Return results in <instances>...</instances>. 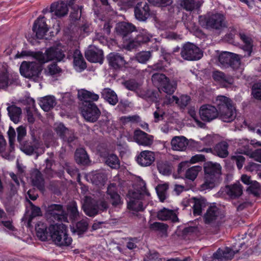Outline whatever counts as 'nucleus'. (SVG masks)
Listing matches in <instances>:
<instances>
[{"instance_id": "nucleus-6", "label": "nucleus", "mask_w": 261, "mask_h": 261, "mask_svg": "<svg viewBox=\"0 0 261 261\" xmlns=\"http://www.w3.org/2000/svg\"><path fill=\"white\" fill-rule=\"evenodd\" d=\"M50 239L54 243L60 247L68 246L72 241L67 233V228L62 223L50 225L49 227Z\"/></svg>"}, {"instance_id": "nucleus-59", "label": "nucleus", "mask_w": 261, "mask_h": 261, "mask_svg": "<svg viewBox=\"0 0 261 261\" xmlns=\"http://www.w3.org/2000/svg\"><path fill=\"white\" fill-rule=\"evenodd\" d=\"M39 144L35 143L33 145H23L21 147V150L28 155H31L34 152H36V150L38 148Z\"/></svg>"}, {"instance_id": "nucleus-16", "label": "nucleus", "mask_w": 261, "mask_h": 261, "mask_svg": "<svg viewBox=\"0 0 261 261\" xmlns=\"http://www.w3.org/2000/svg\"><path fill=\"white\" fill-rule=\"evenodd\" d=\"M108 198L114 207H120L123 203V200L117 192V185L115 183L110 184L107 191Z\"/></svg>"}, {"instance_id": "nucleus-11", "label": "nucleus", "mask_w": 261, "mask_h": 261, "mask_svg": "<svg viewBox=\"0 0 261 261\" xmlns=\"http://www.w3.org/2000/svg\"><path fill=\"white\" fill-rule=\"evenodd\" d=\"M31 55L40 63L43 64L53 60L60 61L65 57V55L61 49L54 47L47 49L45 54L40 51L32 52Z\"/></svg>"}, {"instance_id": "nucleus-45", "label": "nucleus", "mask_w": 261, "mask_h": 261, "mask_svg": "<svg viewBox=\"0 0 261 261\" xmlns=\"http://www.w3.org/2000/svg\"><path fill=\"white\" fill-rule=\"evenodd\" d=\"M13 80H11L7 71L0 72V88L5 89L12 84Z\"/></svg>"}, {"instance_id": "nucleus-28", "label": "nucleus", "mask_w": 261, "mask_h": 261, "mask_svg": "<svg viewBox=\"0 0 261 261\" xmlns=\"http://www.w3.org/2000/svg\"><path fill=\"white\" fill-rule=\"evenodd\" d=\"M135 27L130 23L122 22L116 27L117 33L123 38L127 37L135 30Z\"/></svg>"}, {"instance_id": "nucleus-23", "label": "nucleus", "mask_w": 261, "mask_h": 261, "mask_svg": "<svg viewBox=\"0 0 261 261\" xmlns=\"http://www.w3.org/2000/svg\"><path fill=\"white\" fill-rule=\"evenodd\" d=\"M135 15L140 21H145L150 15V9L146 2H140L135 8Z\"/></svg>"}, {"instance_id": "nucleus-21", "label": "nucleus", "mask_w": 261, "mask_h": 261, "mask_svg": "<svg viewBox=\"0 0 261 261\" xmlns=\"http://www.w3.org/2000/svg\"><path fill=\"white\" fill-rule=\"evenodd\" d=\"M238 35L242 41L243 45L241 48L245 52L243 57H249L251 55L253 46V40L249 35L244 32H240Z\"/></svg>"}, {"instance_id": "nucleus-54", "label": "nucleus", "mask_w": 261, "mask_h": 261, "mask_svg": "<svg viewBox=\"0 0 261 261\" xmlns=\"http://www.w3.org/2000/svg\"><path fill=\"white\" fill-rule=\"evenodd\" d=\"M251 94L257 100H261V82L254 83L251 88Z\"/></svg>"}, {"instance_id": "nucleus-56", "label": "nucleus", "mask_w": 261, "mask_h": 261, "mask_svg": "<svg viewBox=\"0 0 261 261\" xmlns=\"http://www.w3.org/2000/svg\"><path fill=\"white\" fill-rule=\"evenodd\" d=\"M151 56L150 51H141L136 55V60L141 63H145Z\"/></svg>"}, {"instance_id": "nucleus-30", "label": "nucleus", "mask_w": 261, "mask_h": 261, "mask_svg": "<svg viewBox=\"0 0 261 261\" xmlns=\"http://www.w3.org/2000/svg\"><path fill=\"white\" fill-rule=\"evenodd\" d=\"M157 217L159 219L163 221L168 220H171L173 222L178 221L177 216L174 211L166 208H163L159 211L158 213Z\"/></svg>"}, {"instance_id": "nucleus-4", "label": "nucleus", "mask_w": 261, "mask_h": 261, "mask_svg": "<svg viewBox=\"0 0 261 261\" xmlns=\"http://www.w3.org/2000/svg\"><path fill=\"white\" fill-rule=\"evenodd\" d=\"M215 103L219 113V118L224 122H230L236 117V112L231 100L225 96H217Z\"/></svg>"}, {"instance_id": "nucleus-52", "label": "nucleus", "mask_w": 261, "mask_h": 261, "mask_svg": "<svg viewBox=\"0 0 261 261\" xmlns=\"http://www.w3.org/2000/svg\"><path fill=\"white\" fill-rule=\"evenodd\" d=\"M6 147V142L5 140L4 137L2 135H0V154H1L3 158H5L7 160H12L13 158V155L11 154H7L6 152H4Z\"/></svg>"}, {"instance_id": "nucleus-60", "label": "nucleus", "mask_w": 261, "mask_h": 261, "mask_svg": "<svg viewBox=\"0 0 261 261\" xmlns=\"http://www.w3.org/2000/svg\"><path fill=\"white\" fill-rule=\"evenodd\" d=\"M18 188L12 184H10V190L8 194L7 199L11 203H12L13 198L18 200L17 190Z\"/></svg>"}, {"instance_id": "nucleus-12", "label": "nucleus", "mask_w": 261, "mask_h": 261, "mask_svg": "<svg viewBox=\"0 0 261 261\" xmlns=\"http://www.w3.org/2000/svg\"><path fill=\"white\" fill-rule=\"evenodd\" d=\"M242 55L224 51L219 56L218 60L221 65L225 68L231 67L234 70L238 69L241 65Z\"/></svg>"}, {"instance_id": "nucleus-8", "label": "nucleus", "mask_w": 261, "mask_h": 261, "mask_svg": "<svg viewBox=\"0 0 261 261\" xmlns=\"http://www.w3.org/2000/svg\"><path fill=\"white\" fill-rule=\"evenodd\" d=\"M83 208L85 214L89 217H94L100 211H105L108 208V203L104 199L96 200L86 196Z\"/></svg>"}, {"instance_id": "nucleus-39", "label": "nucleus", "mask_w": 261, "mask_h": 261, "mask_svg": "<svg viewBox=\"0 0 261 261\" xmlns=\"http://www.w3.org/2000/svg\"><path fill=\"white\" fill-rule=\"evenodd\" d=\"M169 79L164 74L155 73L151 76L153 84L160 90L161 87L167 83Z\"/></svg>"}, {"instance_id": "nucleus-43", "label": "nucleus", "mask_w": 261, "mask_h": 261, "mask_svg": "<svg viewBox=\"0 0 261 261\" xmlns=\"http://www.w3.org/2000/svg\"><path fill=\"white\" fill-rule=\"evenodd\" d=\"M105 163L113 169L119 168L120 162L117 156L114 154H109L105 158Z\"/></svg>"}, {"instance_id": "nucleus-44", "label": "nucleus", "mask_w": 261, "mask_h": 261, "mask_svg": "<svg viewBox=\"0 0 261 261\" xmlns=\"http://www.w3.org/2000/svg\"><path fill=\"white\" fill-rule=\"evenodd\" d=\"M201 170V167L199 166H192L186 170L185 176L187 179L194 180Z\"/></svg>"}, {"instance_id": "nucleus-5", "label": "nucleus", "mask_w": 261, "mask_h": 261, "mask_svg": "<svg viewBox=\"0 0 261 261\" xmlns=\"http://www.w3.org/2000/svg\"><path fill=\"white\" fill-rule=\"evenodd\" d=\"M142 187L141 190H129L126 195L127 208L134 211H142L144 209V203L141 201L146 196H149V193L146 191L145 184L141 182Z\"/></svg>"}, {"instance_id": "nucleus-34", "label": "nucleus", "mask_w": 261, "mask_h": 261, "mask_svg": "<svg viewBox=\"0 0 261 261\" xmlns=\"http://www.w3.org/2000/svg\"><path fill=\"white\" fill-rule=\"evenodd\" d=\"M228 144L225 141L218 143L213 150V153L220 158H225L228 155Z\"/></svg>"}, {"instance_id": "nucleus-26", "label": "nucleus", "mask_w": 261, "mask_h": 261, "mask_svg": "<svg viewBox=\"0 0 261 261\" xmlns=\"http://www.w3.org/2000/svg\"><path fill=\"white\" fill-rule=\"evenodd\" d=\"M107 58L109 65L115 69L123 67L126 63L124 58L118 53H111Z\"/></svg>"}, {"instance_id": "nucleus-7", "label": "nucleus", "mask_w": 261, "mask_h": 261, "mask_svg": "<svg viewBox=\"0 0 261 261\" xmlns=\"http://www.w3.org/2000/svg\"><path fill=\"white\" fill-rule=\"evenodd\" d=\"M224 211L216 203L211 204L202 216L205 224L216 227L221 225L224 221Z\"/></svg>"}, {"instance_id": "nucleus-40", "label": "nucleus", "mask_w": 261, "mask_h": 261, "mask_svg": "<svg viewBox=\"0 0 261 261\" xmlns=\"http://www.w3.org/2000/svg\"><path fill=\"white\" fill-rule=\"evenodd\" d=\"M191 100L189 96L182 95L179 98L176 96H172V97L170 98L169 102L175 101L180 108L184 109L190 103Z\"/></svg>"}, {"instance_id": "nucleus-25", "label": "nucleus", "mask_w": 261, "mask_h": 261, "mask_svg": "<svg viewBox=\"0 0 261 261\" xmlns=\"http://www.w3.org/2000/svg\"><path fill=\"white\" fill-rule=\"evenodd\" d=\"M225 191L230 198L236 199L242 195L243 187L239 181H237L233 184L226 186Z\"/></svg>"}, {"instance_id": "nucleus-32", "label": "nucleus", "mask_w": 261, "mask_h": 261, "mask_svg": "<svg viewBox=\"0 0 261 261\" xmlns=\"http://www.w3.org/2000/svg\"><path fill=\"white\" fill-rule=\"evenodd\" d=\"M32 184L36 187L39 190L43 191L44 189V180L41 172L37 170H34L31 176Z\"/></svg>"}, {"instance_id": "nucleus-48", "label": "nucleus", "mask_w": 261, "mask_h": 261, "mask_svg": "<svg viewBox=\"0 0 261 261\" xmlns=\"http://www.w3.org/2000/svg\"><path fill=\"white\" fill-rule=\"evenodd\" d=\"M88 226V223L87 220L83 219L76 223V229L73 228L72 231L73 232H77L79 235H80L87 230Z\"/></svg>"}, {"instance_id": "nucleus-10", "label": "nucleus", "mask_w": 261, "mask_h": 261, "mask_svg": "<svg viewBox=\"0 0 261 261\" xmlns=\"http://www.w3.org/2000/svg\"><path fill=\"white\" fill-rule=\"evenodd\" d=\"M40 63L36 62H26L23 61L19 68L21 74L25 77L32 79L34 81H37L42 71L41 65Z\"/></svg>"}, {"instance_id": "nucleus-37", "label": "nucleus", "mask_w": 261, "mask_h": 261, "mask_svg": "<svg viewBox=\"0 0 261 261\" xmlns=\"http://www.w3.org/2000/svg\"><path fill=\"white\" fill-rule=\"evenodd\" d=\"M10 119L15 123H17L20 119L21 109L15 106L12 105L7 108Z\"/></svg>"}, {"instance_id": "nucleus-61", "label": "nucleus", "mask_w": 261, "mask_h": 261, "mask_svg": "<svg viewBox=\"0 0 261 261\" xmlns=\"http://www.w3.org/2000/svg\"><path fill=\"white\" fill-rule=\"evenodd\" d=\"M249 185L247 191L255 196H258L260 192V185L259 183L256 181H253Z\"/></svg>"}, {"instance_id": "nucleus-51", "label": "nucleus", "mask_w": 261, "mask_h": 261, "mask_svg": "<svg viewBox=\"0 0 261 261\" xmlns=\"http://www.w3.org/2000/svg\"><path fill=\"white\" fill-rule=\"evenodd\" d=\"M28 201L30 205L31 211V213L28 220V223H30L34 218L41 216V211L39 207L34 205L29 200H28Z\"/></svg>"}, {"instance_id": "nucleus-64", "label": "nucleus", "mask_w": 261, "mask_h": 261, "mask_svg": "<svg viewBox=\"0 0 261 261\" xmlns=\"http://www.w3.org/2000/svg\"><path fill=\"white\" fill-rule=\"evenodd\" d=\"M149 3L153 6L161 7H165L170 5L172 3V0H147Z\"/></svg>"}, {"instance_id": "nucleus-13", "label": "nucleus", "mask_w": 261, "mask_h": 261, "mask_svg": "<svg viewBox=\"0 0 261 261\" xmlns=\"http://www.w3.org/2000/svg\"><path fill=\"white\" fill-rule=\"evenodd\" d=\"M180 56L185 60L196 61L202 57L203 52L194 44L187 42L182 45Z\"/></svg>"}, {"instance_id": "nucleus-50", "label": "nucleus", "mask_w": 261, "mask_h": 261, "mask_svg": "<svg viewBox=\"0 0 261 261\" xmlns=\"http://www.w3.org/2000/svg\"><path fill=\"white\" fill-rule=\"evenodd\" d=\"M168 189V185L167 184H163L159 185L155 188L157 194L161 201L166 198L167 190Z\"/></svg>"}, {"instance_id": "nucleus-47", "label": "nucleus", "mask_w": 261, "mask_h": 261, "mask_svg": "<svg viewBox=\"0 0 261 261\" xmlns=\"http://www.w3.org/2000/svg\"><path fill=\"white\" fill-rule=\"evenodd\" d=\"M48 157L45 159V167L42 170L47 174H50L51 171V166L55 162L54 153L53 152L47 153Z\"/></svg>"}, {"instance_id": "nucleus-35", "label": "nucleus", "mask_w": 261, "mask_h": 261, "mask_svg": "<svg viewBox=\"0 0 261 261\" xmlns=\"http://www.w3.org/2000/svg\"><path fill=\"white\" fill-rule=\"evenodd\" d=\"M193 214L194 216H200L201 215L202 210L206 205V200L203 198H193Z\"/></svg>"}, {"instance_id": "nucleus-42", "label": "nucleus", "mask_w": 261, "mask_h": 261, "mask_svg": "<svg viewBox=\"0 0 261 261\" xmlns=\"http://www.w3.org/2000/svg\"><path fill=\"white\" fill-rule=\"evenodd\" d=\"M73 63L75 66L80 70H84L86 68V63L81 52L76 49L73 54Z\"/></svg>"}, {"instance_id": "nucleus-24", "label": "nucleus", "mask_w": 261, "mask_h": 261, "mask_svg": "<svg viewBox=\"0 0 261 261\" xmlns=\"http://www.w3.org/2000/svg\"><path fill=\"white\" fill-rule=\"evenodd\" d=\"M49 12L60 18L67 15L68 12V8L65 2L59 1L51 4Z\"/></svg>"}, {"instance_id": "nucleus-17", "label": "nucleus", "mask_w": 261, "mask_h": 261, "mask_svg": "<svg viewBox=\"0 0 261 261\" xmlns=\"http://www.w3.org/2000/svg\"><path fill=\"white\" fill-rule=\"evenodd\" d=\"M153 136L140 129H137L134 132L133 140L139 145L150 146L153 143Z\"/></svg>"}, {"instance_id": "nucleus-18", "label": "nucleus", "mask_w": 261, "mask_h": 261, "mask_svg": "<svg viewBox=\"0 0 261 261\" xmlns=\"http://www.w3.org/2000/svg\"><path fill=\"white\" fill-rule=\"evenodd\" d=\"M33 31L38 39H42L48 31L46 23V19L44 16L39 17L34 23Z\"/></svg>"}, {"instance_id": "nucleus-31", "label": "nucleus", "mask_w": 261, "mask_h": 261, "mask_svg": "<svg viewBox=\"0 0 261 261\" xmlns=\"http://www.w3.org/2000/svg\"><path fill=\"white\" fill-rule=\"evenodd\" d=\"M36 230L38 238L41 241H45L50 238L49 228L47 230V226L44 223L39 222L36 226Z\"/></svg>"}, {"instance_id": "nucleus-19", "label": "nucleus", "mask_w": 261, "mask_h": 261, "mask_svg": "<svg viewBox=\"0 0 261 261\" xmlns=\"http://www.w3.org/2000/svg\"><path fill=\"white\" fill-rule=\"evenodd\" d=\"M85 57L89 62L93 63H102L103 52L94 46H89L88 49L85 51Z\"/></svg>"}, {"instance_id": "nucleus-53", "label": "nucleus", "mask_w": 261, "mask_h": 261, "mask_svg": "<svg viewBox=\"0 0 261 261\" xmlns=\"http://www.w3.org/2000/svg\"><path fill=\"white\" fill-rule=\"evenodd\" d=\"M82 6L78 5L73 6L71 7V12L70 17L72 20H76L80 18L82 14Z\"/></svg>"}, {"instance_id": "nucleus-20", "label": "nucleus", "mask_w": 261, "mask_h": 261, "mask_svg": "<svg viewBox=\"0 0 261 261\" xmlns=\"http://www.w3.org/2000/svg\"><path fill=\"white\" fill-rule=\"evenodd\" d=\"M154 160V152L149 150L142 151L136 158L137 163L142 167L151 165Z\"/></svg>"}, {"instance_id": "nucleus-46", "label": "nucleus", "mask_w": 261, "mask_h": 261, "mask_svg": "<svg viewBox=\"0 0 261 261\" xmlns=\"http://www.w3.org/2000/svg\"><path fill=\"white\" fill-rule=\"evenodd\" d=\"M107 179L105 174L102 172H96L92 175L91 181L96 185H102Z\"/></svg>"}, {"instance_id": "nucleus-27", "label": "nucleus", "mask_w": 261, "mask_h": 261, "mask_svg": "<svg viewBox=\"0 0 261 261\" xmlns=\"http://www.w3.org/2000/svg\"><path fill=\"white\" fill-rule=\"evenodd\" d=\"M171 145L174 150L185 151L188 145V140L184 136H175L171 140Z\"/></svg>"}, {"instance_id": "nucleus-33", "label": "nucleus", "mask_w": 261, "mask_h": 261, "mask_svg": "<svg viewBox=\"0 0 261 261\" xmlns=\"http://www.w3.org/2000/svg\"><path fill=\"white\" fill-rule=\"evenodd\" d=\"M101 97L112 105H115L118 101L116 93L110 88L103 89L101 92Z\"/></svg>"}, {"instance_id": "nucleus-62", "label": "nucleus", "mask_w": 261, "mask_h": 261, "mask_svg": "<svg viewBox=\"0 0 261 261\" xmlns=\"http://www.w3.org/2000/svg\"><path fill=\"white\" fill-rule=\"evenodd\" d=\"M176 85L175 84H171L169 82V80H168L167 83L165 84V85L163 86L160 88V90H162L164 92L167 93L168 94H172L174 93L176 89Z\"/></svg>"}, {"instance_id": "nucleus-55", "label": "nucleus", "mask_w": 261, "mask_h": 261, "mask_svg": "<svg viewBox=\"0 0 261 261\" xmlns=\"http://www.w3.org/2000/svg\"><path fill=\"white\" fill-rule=\"evenodd\" d=\"M165 112L164 110L159 106V105H156V110L153 112L154 121L158 122L164 119Z\"/></svg>"}, {"instance_id": "nucleus-63", "label": "nucleus", "mask_w": 261, "mask_h": 261, "mask_svg": "<svg viewBox=\"0 0 261 261\" xmlns=\"http://www.w3.org/2000/svg\"><path fill=\"white\" fill-rule=\"evenodd\" d=\"M231 160L235 162L238 169H241L243 166L245 161V158L242 155H234L231 158Z\"/></svg>"}, {"instance_id": "nucleus-38", "label": "nucleus", "mask_w": 261, "mask_h": 261, "mask_svg": "<svg viewBox=\"0 0 261 261\" xmlns=\"http://www.w3.org/2000/svg\"><path fill=\"white\" fill-rule=\"evenodd\" d=\"M75 160L79 164L86 165L89 162L88 155L85 150L82 148H78L75 152Z\"/></svg>"}, {"instance_id": "nucleus-14", "label": "nucleus", "mask_w": 261, "mask_h": 261, "mask_svg": "<svg viewBox=\"0 0 261 261\" xmlns=\"http://www.w3.org/2000/svg\"><path fill=\"white\" fill-rule=\"evenodd\" d=\"M47 219L52 221L67 222V216L61 204H51L46 209Z\"/></svg>"}, {"instance_id": "nucleus-36", "label": "nucleus", "mask_w": 261, "mask_h": 261, "mask_svg": "<svg viewBox=\"0 0 261 261\" xmlns=\"http://www.w3.org/2000/svg\"><path fill=\"white\" fill-rule=\"evenodd\" d=\"M56 104V102L55 97L51 96L43 97L40 100L39 103L41 108L45 112H48L51 109H53Z\"/></svg>"}, {"instance_id": "nucleus-22", "label": "nucleus", "mask_w": 261, "mask_h": 261, "mask_svg": "<svg viewBox=\"0 0 261 261\" xmlns=\"http://www.w3.org/2000/svg\"><path fill=\"white\" fill-rule=\"evenodd\" d=\"M239 250H233L229 247H225L223 249L219 248L216 252L213 254L214 258L219 261H226L231 260L234 254L239 252Z\"/></svg>"}, {"instance_id": "nucleus-3", "label": "nucleus", "mask_w": 261, "mask_h": 261, "mask_svg": "<svg viewBox=\"0 0 261 261\" xmlns=\"http://www.w3.org/2000/svg\"><path fill=\"white\" fill-rule=\"evenodd\" d=\"M199 22L202 27L209 31L221 32L227 27L225 15L219 12H209L199 17Z\"/></svg>"}, {"instance_id": "nucleus-29", "label": "nucleus", "mask_w": 261, "mask_h": 261, "mask_svg": "<svg viewBox=\"0 0 261 261\" xmlns=\"http://www.w3.org/2000/svg\"><path fill=\"white\" fill-rule=\"evenodd\" d=\"M202 5L199 0H180V7L188 12L199 9Z\"/></svg>"}, {"instance_id": "nucleus-2", "label": "nucleus", "mask_w": 261, "mask_h": 261, "mask_svg": "<svg viewBox=\"0 0 261 261\" xmlns=\"http://www.w3.org/2000/svg\"><path fill=\"white\" fill-rule=\"evenodd\" d=\"M204 172V182L199 189L200 191L210 190L215 188L219 182L221 175V166L212 162H207L203 165Z\"/></svg>"}, {"instance_id": "nucleus-1", "label": "nucleus", "mask_w": 261, "mask_h": 261, "mask_svg": "<svg viewBox=\"0 0 261 261\" xmlns=\"http://www.w3.org/2000/svg\"><path fill=\"white\" fill-rule=\"evenodd\" d=\"M78 98L86 102L82 110V114L85 119L90 122H96L101 114V112L92 101H97L99 95L94 92L81 89L78 91Z\"/></svg>"}, {"instance_id": "nucleus-15", "label": "nucleus", "mask_w": 261, "mask_h": 261, "mask_svg": "<svg viewBox=\"0 0 261 261\" xmlns=\"http://www.w3.org/2000/svg\"><path fill=\"white\" fill-rule=\"evenodd\" d=\"M201 119L204 121L210 122L218 117H219V113L217 108L210 105L202 106L199 111Z\"/></svg>"}, {"instance_id": "nucleus-41", "label": "nucleus", "mask_w": 261, "mask_h": 261, "mask_svg": "<svg viewBox=\"0 0 261 261\" xmlns=\"http://www.w3.org/2000/svg\"><path fill=\"white\" fill-rule=\"evenodd\" d=\"M213 77L215 81L222 83H227L231 85L233 83V78L229 75H227L223 72L219 71H215L213 73Z\"/></svg>"}, {"instance_id": "nucleus-49", "label": "nucleus", "mask_w": 261, "mask_h": 261, "mask_svg": "<svg viewBox=\"0 0 261 261\" xmlns=\"http://www.w3.org/2000/svg\"><path fill=\"white\" fill-rule=\"evenodd\" d=\"M123 84L126 89L129 90L136 91L138 96L141 97H143V95L142 94H139L138 93V90H139L140 85L135 80H129L126 81L123 83Z\"/></svg>"}, {"instance_id": "nucleus-58", "label": "nucleus", "mask_w": 261, "mask_h": 261, "mask_svg": "<svg viewBox=\"0 0 261 261\" xmlns=\"http://www.w3.org/2000/svg\"><path fill=\"white\" fill-rule=\"evenodd\" d=\"M45 72L47 75H54L61 72L62 69L56 64H51L45 69Z\"/></svg>"}, {"instance_id": "nucleus-9", "label": "nucleus", "mask_w": 261, "mask_h": 261, "mask_svg": "<svg viewBox=\"0 0 261 261\" xmlns=\"http://www.w3.org/2000/svg\"><path fill=\"white\" fill-rule=\"evenodd\" d=\"M54 129L57 136L62 140L63 144L72 147L78 142V138L73 130L66 127L62 123H56Z\"/></svg>"}, {"instance_id": "nucleus-57", "label": "nucleus", "mask_w": 261, "mask_h": 261, "mask_svg": "<svg viewBox=\"0 0 261 261\" xmlns=\"http://www.w3.org/2000/svg\"><path fill=\"white\" fill-rule=\"evenodd\" d=\"M160 173L164 175H169L171 173V168L167 162H161L158 165Z\"/></svg>"}]
</instances>
